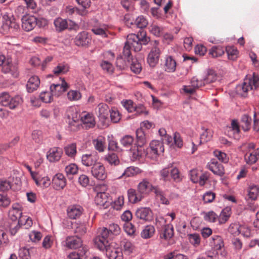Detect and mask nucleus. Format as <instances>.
I'll use <instances>...</instances> for the list:
<instances>
[{
  "label": "nucleus",
  "mask_w": 259,
  "mask_h": 259,
  "mask_svg": "<svg viewBox=\"0 0 259 259\" xmlns=\"http://www.w3.org/2000/svg\"><path fill=\"white\" fill-rule=\"evenodd\" d=\"M110 235L108 229H101L99 235L94 239L96 246L100 250L105 251L106 256L109 259H122V253L120 249L112 248L109 245L108 238Z\"/></svg>",
  "instance_id": "1"
},
{
  "label": "nucleus",
  "mask_w": 259,
  "mask_h": 259,
  "mask_svg": "<svg viewBox=\"0 0 259 259\" xmlns=\"http://www.w3.org/2000/svg\"><path fill=\"white\" fill-rule=\"evenodd\" d=\"M259 86V77L253 73L252 76H246L242 83L238 84L236 91L239 95L245 97L248 92L256 89Z\"/></svg>",
  "instance_id": "2"
},
{
  "label": "nucleus",
  "mask_w": 259,
  "mask_h": 259,
  "mask_svg": "<svg viewBox=\"0 0 259 259\" xmlns=\"http://www.w3.org/2000/svg\"><path fill=\"white\" fill-rule=\"evenodd\" d=\"M150 38L146 36V34H141L140 37L138 34L131 33L127 36L125 44L133 48L135 52H139L141 50L142 45L148 44Z\"/></svg>",
  "instance_id": "3"
},
{
  "label": "nucleus",
  "mask_w": 259,
  "mask_h": 259,
  "mask_svg": "<svg viewBox=\"0 0 259 259\" xmlns=\"http://www.w3.org/2000/svg\"><path fill=\"white\" fill-rule=\"evenodd\" d=\"M151 49L147 57V62L150 67H155L158 63L161 53L159 42L154 40L150 42Z\"/></svg>",
  "instance_id": "4"
},
{
  "label": "nucleus",
  "mask_w": 259,
  "mask_h": 259,
  "mask_svg": "<svg viewBox=\"0 0 259 259\" xmlns=\"http://www.w3.org/2000/svg\"><path fill=\"white\" fill-rule=\"evenodd\" d=\"M22 102V98L19 96L12 97L7 92L0 94V104L3 106L8 107L11 109L16 108Z\"/></svg>",
  "instance_id": "5"
},
{
  "label": "nucleus",
  "mask_w": 259,
  "mask_h": 259,
  "mask_svg": "<svg viewBox=\"0 0 259 259\" xmlns=\"http://www.w3.org/2000/svg\"><path fill=\"white\" fill-rule=\"evenodd\" d=\"M164 150L163 142L160 140H153L147 149L146 155L151 159H156Z\"/></svg>",
  "instance_id": "6"
},
{
  "label": "nucleus",
  "mask_w": 259,
  "mask_h": 259,
  "mask_svg": "<svg viewBox=\"0 0 259 259\" xmlns=\"http://www.w3.org/2000/svg\"><path fill=\"white\" fill-rule=\"evenodd\" d=\"M95 203L100 208H108L112 203L109 193L104 192H99L95 197Z\"/></svg>",
  "instance_id": "7"
},
{
  "label": "nucleus",
  "mask_w": 259,
  "mask_h": 259,
  "mask_svg": "<svg viewBox=\"0 0 259 259\" xmlns=\"http://www.w3.org/2000/svg\"><path fill=\"white\" fill-rule=\"evenodd\" d=\"M91 174L98 180L104 181L107 178L105 168L104 165L100 162H97L96 164L92 167Z\"/></svg>",
  "instance_id": "8"
},
{
  "label": "nucleus",
  "mask_w": 259,
  "mask_h": 259,
  "mask_svg": "<svg viewBox=\"0 0 259 259\" xmlns=\"http://www.w3.org/2000/svg\"><path fill=\"white\" fill-rule=\"evenodd\" d=\"M92 37L91 35L85 31L78 33L75 37L74 42L78 47H87L91 43Z\"/></svg>",
  "instance_id": "9"
},
{
  "label": "nucleus",
  "mask_w": 259,
  "mask_h": 259,
  "mask_svg": "<svg viewBox=\"0 0 259 259\" xmlns=\"http://www.w3.org/2000/svg\"><path fill=\"white\" fill-rule=\"evenodd\" d=\"M202 79H198L194 76L190 80V85L183 86V90L185 93L192 94L196 90L204 85Z\"/></svg>",
  "instance_id": "10"
},
{
  "label": "nucleus",
  "mask_w": 259,
  "mask_h": 259,
  "mask_svg": "<svg viewBox=\"0 0 259 259\" xmlns=\"http://www.w3.org/2000/svg\"><path fill=\"white\" fill-rule=\"evenodd\" d=\"M21 20L22 27L26 31L32 30L37 25L36 17L34 16H23Z\"/></svg>",
  "instance_id": "11"
},
{
  "label": "nucleus",
  "mask_w": 259,
  "mask_h": 259,
  "mask_svg": "<svg viewBox=\"0 0 259 259\" xmlns=\"http://www.w3.org/2000/svg\"><path fill=\"white\" fill-rule=\"evenodd\" d=\"M60 79V83L57 84L53 83L50 87V91L53 96H59L69 88L68 84L65 81L64 79Z\"/></svg>",
  "instance_id": "12"
},
{
  "label": "nucleus",
  "mask_w": 259,
  "mask_h": 259,
  "mask_svg": "<svg viewBox=\"0 0 259 259\" xmlns=\"http://www.w3.org/2000/svg\"><path fill=\"white\" fill-rule=\"evenodd\" d=\"M136 217L145 222H151L153 220V212L149 207H140L136 211Z\"/></svg>",
  "instance_id": "13"
},
{
  "label": "nucleus",
  "mask_w": 259,
  "mask_h": 259,
  "mask_svg": "<svg viewBox=\"0 0 259 259\" xmlns=\"http://www.w3.org/2000/svg\"><path fill=\"white\" fill-rule=\"evenodd\" d=\"M21 207L18 203L14 204L8 213L9 219L12 222H16L22 219Z\"/></svg>",
  "instance_id": "14"
},
{
  "label": "nucleus",
  "mask_w": 259,
  "mask_h": 259,
  "mask_svg": "<svg viewBox=\"0 0 259 259\" xmlns=\"http://www.w3.org/2000/svg\"><path fill=\"white\" fill-rule=\"evenodd\" d=\"M3 26L5 29L13 28L17 30L19 28V23L13 15L5 14L3 16Z\"/></svg>",
  "instance_id": "15"
},
{
  "label": "nucleus",
  "mask_w": 259,
  "mask_h": 259,
  "mask_svg": "<svg viewBox=\"0 0 259 259\" xmlns=\"http://www.w3.org/2000/svg\"><path fill=\"white\" fill-rule=\"evenodd\" d=\"M207 167L214 175L222 176L225 174L224 166L215 159H211L208 163Z\"/></svg>",
  "instance_id": "16"
},
{
  "label": "nucleus",
  "mask_w": 259,
  "mask_h": 259,
  "mask_svg": "<svg viewBox=\"0 0 259 259\" xmlns=\"http://www.w3.org/2000/svg\"><path fill=\"white\" fill-rule=\"evenodd\" d=\"M177 61L170 55H166L164 57L163 69L168 73H173L176 70Z\"/></svg>",
  "instance_id": "17"
},
{
  "label": "nucleus",
  "mask_w": 259,
  "mask_h": 259,
  "mask_svg": "<svg viewBox=\"0 0 259 259\" xmlns=\"http://www.w3.org/2000/svg\"><path fill=\"white\" fill-rule=\"evenodd\" d=\"M82 245L80 238L76 236H67L65 241V246L69 249H76Z\"/></svg>",
  "instance_id": "18"
},
{
  "label": "nucleus",
  "mask_w": 259,
  "mask_h": 259,
  "mask_svg": "<svg viewBox=\"0 0 259 259\" xmlns=\"http://www.w3.org/2000/svg\"><path fill=\"white\" fill-rule=\"evenodd\" d=\"M2 71L5 74H10L14 78L17 77L19 75L17 66L8 60L2 66Z\"/></svg>",
  "instance_id": "19"
},
{
  "label": "nucleus",
  "mask_w": 259,
  "mask_h": 259,
  "mask_svg": "<svg viewBox=\"0 0 259 259\" xmlns=\"http://www.w3.org/2000/svg\"><path fill=\"white\" fill-rule=\"evenodd\" d=\"M52 182L54 188L57 190L63 189L66 185V180L62 174H56Z\"/></svg>",
  "instance_id": "20"
},
{
  "label": "nucleus",
  "mask_w": 259,
  "mask_h": 259,
  "mask_svg": "<svg viewBox=\"0 0 259 259\" xmlns=\"http://www.w3.org/2000/svg\"><path fill=\"white\" fill-rule=\"evenodd\" d=\"M62 154V150L58 147L51 148L47 152V158L51 162H56L60 160Z\"/></svg>",
  "instance_id": "21"
},
{
  "label": "nucleus",
  "mask_w": 259,
  "mask_h": 259,
  "mask_svg": "<svg viewBox=\"0 0 259 259\" xmlns=\"http://www.w3.org/2000/svg\"><path fill=\"white\" fill-rule=\"evenodd\" d=\"M83 208L79 205H72L67 208V215L71 219H76L82 213Z\"/></svg>",
  "instance_id": "22"
},
{
  "label": "nucleus",
  "mask_w": 259,
  "mask_h": 259,
  "mask_svg": "<svg viewBox=\"0 0 259 259\" xmlns=\"http://www.w3.org/2000/svg\"><path fill=\"white\" fill-rule=\"evenodd\" d=\"M109 111V107L106 104L100 103L98 105L96 113L101 121L104 122L108 118Z\"/></svg>",
  "instance_id": "23"
},
{
  "label": "nucleus",
  "mask_w": 259,
  "mask_h": 259,
  "mask_svg": "<svg viewBox=\"0 0 259 259\" xmlns=\"http://www.w3.org/2000/svg\"><path fill=\"white\" fill-rule=\"evenodd\" d=\"M98 158L95 155L92 154H85L81 157V162L85 166L93 167L97 163Z\"/></svg>",
  "instance_id": "24"
},
{
  "label": "nucleus",
  "mask_w": 259,
  "mask_h": 259,
  "mask_svg": "<svg viewBox=\"0 0 259 259\" xmlns=\"http://www.w3.org/2000/svg\"><path fill=\"white\" fill-rule=\"evenodd\" d=\"M40 84V80L37 76H32L28 79L26 84L27 91L29 93H32L37 89Z\"/></svg>",
  "instance_id": "25"
},
{
  "label": "nucleus",
  "mask_w": 259,
  "mask_h": 259,
  "mask_svg": "<svg viewBox=\"0 0 259 259\" xmlns=\"http://www.w3.org/2000/svg\"><path fill=\"white\" fill-rule=\"evenodd\" d=\"M33 181L36 185L42 188H46L50 186L51 180L47 176H42L39 172L36 177L34 178Z\"/></svg>",
  "instance_id": "26"
},
{
  "label": "nucleus",
  "mask_w": 259,
  "mask_h": 259,
  "mask_svg": "<svg viewBox=\"0 0 259 259\" xmlns=\"http://www.w3.org/2000/svg\"><path fill=\"white\" fill-rule=\"evenodd\" d=\"M81 121L88 128L93 127L95 125L94 116L92 113L84 112L81 115Z\"/></svg>",
  "instance_id": "27"
},
{
  "label": "nucleus",
  "mask_w": 259,
  "mask_h": 259,
  "mask_svg": "<svg viewBox=\"0 0 259 259\" xmlns=\"http://www.w3.org/2000/svg\"><path fill=\"white\" fill-rule=\"evenodd\" d=\"M209 245L215 250H221L224 246L223 238L219 235H213L210 239Z\"/></svg>",
  "instance_id": "28"
},
{
  "label": "nucleus",
  "mask_w": 259,
  "mask_h": 259,
  "mask_svg": "<svg viewBox=\"0 0 259 259\" xmlns=\"http://www.w3.org/2000/svg\"><path fill=\"white\" fill-rule=\"evenodd\" d=\"M156 187L153 186L147 180L144 179L141 182L138 186V191L142 195L147 194L149 191L153 192V188Z\"/></svg>",
  "instance_id": "29"
},
{
  "label": "nucleus",
  "mask_w": 259,
  "mask_h": 259,
  "mask_svg": "<svg viewBox=\"0 0 259 259\" xmlns=\"http://www.w3.org/2000/svg\"><path fill=\"white\" fill-rule=\"evenodd\" d=\"M160 238L166 240L170 239L174 235V227L170 224H165L162 228Z\"/></svg>",
  "instance_id": "30"
},
{
  "label": "nucleus",
  "mask_w": 259,
  "mask_h": 259,
  "mask_svg": "<svg viewBox=\"0 0 259 259\" xmlns=\"http://www.w3.org/2000/svg\"><path fill=\"white\" fill-rule=\"evenodd\" d=\"M127 197L129 202L132 203H136L140 201L143 198V196L134 189H130L127 191Z\"/></svg>",
  "instance_id": "31"
},
{
  "label": "nucleus",
  "mask_w": 259,
  "mask_h": 259,
  "mask_svg": "<svg viewBox=\"0 0 259 259\" xmlns=\"http://www.w3.org/2000/svg\"><path fill=\"white\" fill-rule=\"evenodd\" d=\"M155 232V227L151 225L145 226L141 232V237L145 239L152 238Z\"/></svg>",
  "instance_id": "32"
},
{
  "label": "nucleus",
  "mask_w": 259,
  "mask_h": 259,
  "mask_svg": "<svg viewBox=\"0 0 259 259\" xmlns=\"http://www.w3.org/2000/svg\"><path fill=\"white\" fill-rule=\"evenodd\" d=\"M121 248L120 249L122 254L124 253L126 255H130L133 252L134 249V246L128 240L124 239L121 242Z\"/></svg>",
  "instance_id": "33"
},
{
  "label": "nucleus",
  "mask_w": 259,
  "mask_h": 259,
  "mask_svg": "<svg viewBox=\"0 0 259 259\" xmlns=\"http://www.w3.org/2000/svg\"><path fill=\"white\" fill-rule=\"evenodd\" d=\"M105 138L102 136L93 140V144L95 149L99 152H102L105 150Z\"/></svg>",
  "instance_id": "34"
},
{
  "label": "nucleus",
  "mask_w": 259,
  "mask_h": 259,
  "mask_svg": "<svg viewBox=\"0 0 259 259\" xmlns=\"http://www.w3.org/2000/svg\"><path fill=\"white\" fill-rule=\"evenodd\" d=\"M141 172V170L137 167L130 166L126 167L122 173L121 175L119 177V178L122 177H133L137 174Z\"/></svg>",
  "instance_id": "35"
},
{
  "label": "nucleus",
  "mask_w": 259,
  "mask_h": 259,
  "mask_svg": "<svg viewBox=\"0 0 259 259\" xmlns=\"http://www.w3.org/2000/svg\"><path fill=\"white\" fill-rule=\"evenodd\" d=\"M251 123V117L247 114H243L241 118L240 126L244 132H247L250 128Z\"/></svg>",
  "instance_id": "36"
},
{
  "label": "nucleus",
  "mask_w": 259,
  "mask_h": 259,
  "mask_svg": "<svg viewBox=\"0 0 259 259\" xmlns=\"http://www.w3.org/2000/svg\"><path fill=\"white\" fill-rule=\"evenodd\" d=\"M136 136L137 141L135 145L138 147H142L147 142L145 132L142 128H138L136 131Z\"/></svg>",
  "instance_id": "37"
},
{
  "label": "nucleus",
  "mask_w": 259,
  "mask_h": 259,
  "mask_svg": "<svg viewBox=\"0 0 259 259\" xmlns=\"http://www.w3.org/2000/svg\"><path fill=\"white\" fill-rule=\"evenodd\" d=\"M92 31L96 35H98L102 37L107 36V26L105 24H100L98 26H94L92 29Z\"/></svg>",
  "instance_id": "38"
},
{
  "label": "nucleus",
  "mask_w": 259,
  "mask_h": 259,
  "mask_svg": "<svg viewBox=\"0 0 259 259\" xmlns=\"http://www.w3.org/2000/svg\"><path fill=\"white\" fill-rule=\"evenodd\" d=\"M150 32L156 37H160L163 35L164 28L156 24H152L149 26Z\"/></svg>",
  "instance_id": "39"
},
{
  "label": "nucleus",
  "mask_w": 259,
  "mask_h": 259,
  "mask_svg": "<svg viewBox=\"0 0 259 259\" xmlns=\"http://www.w3.org/2000/svg\"><path fill=\"white\" fill-rule=\"evenodd\" d=\"M244 157L247 163L249 164L254 163L259 158V154L257 153V149L252 152L246 153Z\"/></svg>",
  "instance_id": "40"
},
{
  "label": "nucleus",
  "mask_w": 259,
  "mask_h": 259,
  "mask_svg": "<svg viewBox=\"0 0 259 259\" xmlns=\"http://www.w3.org/2000/svg\"><path fill=\"white\" fill-rule=\"evenodd\" d=\"M54 24L56 31L58 32L62 31L67 28L68 27L67 20L61 18H56L54 21Z\"/></svg>",
  "instance_id": "41"
},
{
  "label": "nucleus",
  "mask_w": 259,
  "mask_h": 259,
  "mask_svg": "<svg viewBox=\"0 0 259 259\" xmlns=\"http://www.w3.org/2000/svg\"><path fill=\"white\" fill-rule=\"evenodd\" d=\"M231 213V207H226L223 209L218 218L219 223L221 224L225 223L228 220Z\"/></svg>",
  "instance_id": "42"
},
{
  "label": "nucleus",
  "mask_w": 259,
  "mask_h": 259,
  "mask_svg": "<svg viewBox=\"0 0 259 259\" xmlns=\"http://www.w3.org/2000/svg\"><path fill=\"white\" fill-rule=\"evenodd\" d=\"M35 251V249L34 248L22 247L19 250V256L21 259H29Z\"/></svg>",
  "instance_id": "43"
},
{
  "label": "nucleus",
  "mask_w": 259,
  "mask_h": 259,
  "mask_svg": "<svg viewBox=\"0 0 259 259\" xmlns=\"http://www.w3.org/2000/svg\"><path fill=\"white\" fill-rule=\"evenodd\" d=\"M202 130L203 132L200 135V143L210 141L213 136V132L211 130L205 128L204 127H202Z\"/></svg>",
  "instance_id": "44"
},
{
  "label": "nucleus",
  "mask_w": 259,
  "mask_h": 259,
  "mask_svg": "<svg viewBox=\"0 0 259 259\" xmlns=\"http://www.w3.org/2000/svg\"><path fill=\"white\" fill-rule=\"evenodd\" d=\"M120 142L124 147L131 149L134 142V138L132 136L125 135L121 138Z\"/></svg>",
  "instance_id": "45"
},
{
  "label": "nucleus",
  "mask_w": 259,
  "mask_h": 259,
  "mask_svg": "<svg viewBox=\"0 0 259 259\" xmlns=\"http://www.w3.org/2000/svg\"><path fill=\"white\" fill-rule=\"evenodd\" d=\"M105 160L111 165H118L120 164V161L118 156L115 153H108L105 156Z\"/></svg>",
  "instance_id": "46"
},
{
  "label": "nucleus",
  "mask_w": 259,
  "mask_h": 259,
  "mask_svg": "<svg viewBox=\"0 0 259 259\" xmlns=\"http://www.w3.org/2000/svg\"><path fill=\"white\" fill-rule=\"evenodd\" d=\"M153 192L155 194L157 198H159L162 204L168 205L169 204V200L165 197L164 192L159 188H153Z\"/></svg>",
  "instance_id": "47"
},
{
  "label": "nucleus",
  "mask_w": 259,
  "mask_h": 259,
  "mask_svg": "<svg viewBox=\"0 0 259 259\" xmlns=\"http://www.w3.org/2000/svg\"><path fill=\"white\" fill-rule=\"evenodd\" d=\"M148 24V21L143 16H138L135 20L134 25L139 28H144Z\"/></svg>",
  "instance_id": "48"
},
{
  "label": "nucleus",
  "mask_w": 259,
  "mask_h": 259,
  "mask_svg": "<svg viewBox=\"0 0 259 259\" xmlns=\"http://www.w3.org/2000/svg\"><path fill=\"white\" fill-rule=\"evenodd\" d=\"M217 79L216 74L212 70L209 69L205 76L202 78L204 85L206 84L210 83Z\"/></svg>",
  "instance_id": "49"
},
{
  "label": "nucleus",
  "mask_w": 259,
  "mask_h": 259,
  "mask_svg": "<svg viewBox=\"0 0 259 259\" xmlns=\"http://www.w3.org/2000/svg\"><path fill=\"white\" fill-rule=\"evenodd\" d=\"M123 229L126 234L133 237L137 235L136 229L135 226L131 223H126L123 225Z\"/></svg>",
  "instance_id": "50"
},
{
  "label": "nucleus",
  "mask_w": 259,
  "mask_h": 259,
  "mask_svg": "<svg viewBox=\"0 0 259 259\" xmlns=\"http://www.w3.org/2000/svg\"><path fill=\"white\" fill-rule=\"evenodd\" d=\"M69 67L67 64L60 63L53 69L55 74H65L69 71Z\"/></svg>",
  "instance_id": "51"
},
{
  "label": "nucleus",
  "mask_w": 259,
  "mask_h": 259,
  "mask_svg": "<svg viewBox=\"0 0 259 259\" xmlns=\"http://www.w3.org/2000/svg\"><path fill=\"white\" fill-rule=\"evenodd\" d=\"M145 151L142 147L137 146L136 149H133L132 158L133 160H140L145 155Z\"/></svg>",
  "instance_id": "52"
},
{
  "label": "nucleus",
  "mask_w": 259,
  "mask_h": 259,
  "mask_svg": "<svg viewBox=\"0 0 259 259\" xmlns=\"http://www.w3.org/2000/svg\"><path fill=\"white\" fill-rule=\"evenodd\" d=\"M65 154L70 157H74L76 154V145L75 143L67 145L64 148Z\"/></svg>",
  "instance_id": "53"
},
{
  "label": "nucleus",
  "mask_w": 259,
  "mask_h": 259,
  "mask_svg": "<svg viewBox=\"0 0 259 259\" xmlns=\"http://www.w3.org/2000/svg\"><path fill=\"white\" fill-rule=\"evenodd\" d=\"M189 242L194 247L198 246L201 242V238L200 235L197 233H193L188 235Z\"/></svg>",
  "instance_id": "54"
},
{
  "label": "nucleus",
  "mask_w": 259,
  "mask_h": 259,
  "mask_svg": "<svg viewBox=\"0 0 259 259\" xmlns=\"http://www.w3.org/2000/svg\"><path fill=\"white\" fill-rule=\"evenodd\" d=\"M226 51L229 59L234 60L237 58L238 51L234 46H227Z\"/></svg>",
  "instance_id": "55"
},
{
  "label": "nucleus",
  "mask_w": 259,
  "mask_h": 259,
  "mask_svg": "<svg viewBox=\"0 0 259 259\" xmlns=\"http://www.w3.org/2000/svg\"><path fill=\"white\" fill-rule=\"evenodd\" d=\"M224 49L221 46H214L211 48L209 50V54L212 57H218L221 56L224 54Z\"/></svg>",
  "instance_id": "56"
},
{
  "label": "nucleus",
  "mask_w": 259,
  "mask_h": 259,
  "mask_svg": "<svg viewBox=\"0 0 259 259\" xmlns=\"http://www.w3.org/2000/svg\"><path fill=\"white\" fill-rule=\"evenodd\" d=\"M259 193L258 187L254 185H250L248 190V195L251 200H255Z\"/></svg>",
  "instance_id": "57"
},
{
  "label": "nucleus",
  "mask_w": 259,
  "mask_h": 259,
  "mask_svg": "<svg viewBox=\"0 0 259 259\" xmlns=\"http://www.w3.org/2000/svg\"><path fill=\"white\" fill-rule=\"evenodd\" d=\"M81 98V94L77 90H70L67 93V98L70 101L79 100Z\"/></svg>",
  "instance_id": "58"
},
{
  "label": "nucleus",
  "mask_w": 259,
  "mask_h": 259,
  "mask_svg": "<svg viewBox=\"0 0 259 259\" xmlns=\"http://www.w3.org/2000/svg\"><path fill=\"white\" fill-rule=\"evenodd\" d=\"M110 114L111 120L114 123H117L121 119V114L116 108H112L110 110Z\"/></svg>",
  "instance_id": "59"
},
{
  "label": "nucleus",
  "mask_w": 259,
  "mask_h": 259,
  "mask_svg": "<svg viewBox=\"0 0 259 259\" xmlns=\"http://www.w3.org/2000/svg\"><path fill=\"white\" fill-rule=\"evenodd\" d=\"M202 214L204 220L208 222H214L218 218V215L213 211L203 212Z\"/></svg>",
  "instance_id": "60"
},
{
  "label": "nucleus",
  "mask_w": 259,
  "mask_h": 259,
  "mask_svg": "<svg viewBox=\"0 0 259 259\" xmlns=\"http://www.w3.org/2000/svg\"><path fill=\"white\" fill-rule=\"evenodd\" d=\"M23 224V218L21 219L19 221L16 222H12L10 225V232L12 235L16 234L17 231L19 230L21 226Z\"/></svg>",
  "instance_id": "61"
},
{
  "label": "nucleus",
  "mask_w": 259,
  "mask_h": 259,
  "mask_svg": "<svg viewBox=\"0 0 259 259\" xmlns=\"http://www.w3.org/2000/svg\"><path fill=\"white\" fill-rule=\"evenodd\" d=\"M132 72L136 74L140 73L142 70V65L137 59H133L130 66Z\"/></svg>",
  "instance_id": "62"
},
{
  "label": "nucleus",
  "mask_w": 259,
  "mask_h": 259,
  "mask_svg": "<svg viewBox=\"0 0 259 259\" xmlns=\"http://www.w3.org/2000/svg\"><path fill=\"white\" fill-rule=\"evenodd\" d=\"M65 171L68 176H72L77 174L78 167L75 163H70L65 167Z\"/></svg>",
  "instance_id": "63"
},
{
  "label": "nucleus",
  "mask_w": 259,
  "mask_h": 259,
  "mask_svg": "<svg viewBox=\"0 0 259 259\" xmlns=\"http://www.w3.org/2000/svg\"><path fill=\"white\" fill-rule=\"evenodd\" d=\"M74 232L79 235L84 234L87 232V227L85 223H78L74 225Z\"/></svg>",
  "instance_id": "64"
}]
</instances>
